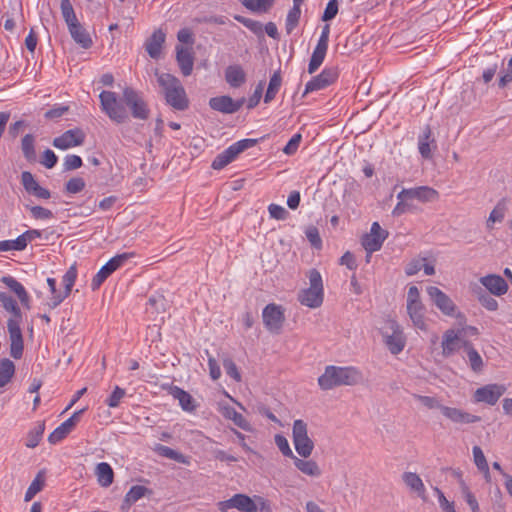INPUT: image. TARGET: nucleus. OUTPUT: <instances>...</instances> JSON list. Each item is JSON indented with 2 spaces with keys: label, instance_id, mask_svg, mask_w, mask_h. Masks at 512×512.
<instances>
[{
  "label": "nucleus",
  "instance_id": "nucleus-1",
  "mask_svg": "<svg viewBox=\"0 0 512 512\" xmlns=\"http://www.w3.org/2000/svg\"><path fill=\"white\" fill-rule=\"evenodd\" d=\"M0 303L5 311L11 314L7 320V329L10 340V355L14 359H20L23 355L24 340L20 324L22 312L17 301L7 292H0Z\"/></svg>",
  "mask_w": 512,
  "mask_h": 512
},
{
  "label": "nucleus",
  "instance_id": "nucleus-2",
  "mask_svg": "<svg viewBox=\"0 0 512 512\" xmlns=\"http://www.w3.org/2000/svg\"><path fill=\"white\" fill-rule=\"evenodd\" d=\"M361 372L352 366L338 367L329 365L318 378V384L322 390H331L338 386H353L360 382Z\"/></svg>",
  "mask_w": 512,
  "mask_h": 512
},
{
  "label": "nucleus",
  "instance_id": "nucleus-3",
  "mask_svg": "<svg viewBox=\"0 0 512 512\" xmlns=\"http://www.w3.org/2000/svg\"><path fill=\"white\" fill-rule=\"evenodd\" d=\"M156 76L166 103L178 111L188 109L190 102L180 80L170 73L156 72Z\"/></svg>",
  "mask_w": 512,
  "mask_h": 512
},
{
  "label": "nucleus",
  "instance_id": "nucleus-4",
  "mask_svg": "<svg viewBox=\"0 0 512 512\" xmlns=\"http://www.w3.org/2000/svg\"><path fill=\"white\" fill-rule=\"evenodd\" d=\"M101 109L114 122L121 124L129 119L126 108L117 99V95L112 91H102L99 95Z\"/></svg>",
  "mask_w": 512,
  "mask_h": 512
},
{
  "label": "nucleus",
  "instance_id": "nucleus-5",
  "mask_svg": "<svg viewBox=\"0 0 512 512\" xmlns=\"http://www.w3.org/2000/svg\"><path fill=\"white\" fill-rule=\"evenodd\" d=\"M123 101L130 108L134 118L140 120L148 119L150 114L148 105L136 90L126 87L123 90Z\"/></svg>",
  "mask_w": 512,
  "mask_h": 512
},
{
  "label": "nucleus",
  "instance_id": "nucleus-6",
  "mask_svg": "<svg viewBox=\"0 0 512 512\" xmlns=\"http://www.w3.org/2000/svg\"><path fill=\"white\" fill-rule=\"evenodd\" d=\"M262 319L264 326L269 332L279 334L285 322L283 307L275 303L266 305L262 311Z\"/></svg>",
  "mask_w": 512,
  "mask_h": 512
},
{
  "label": "nucleus",
  "instance_id": "nucleus-7",
  "mask_svg": "<svg viewBox=\"0 0 512 512\" xmlns=\"http://www.w3.org/2000/svg\"><path fill=\"white\" fill-rule=\"evenodd\" d=\"M386 331L383 332L384 342L389 351L397 355L405 347V337L399 324L395 320H388L386 322Z\"/></svg>",
  "mask_w": 512,
  "mask_h": 512
},
{
  "label": "nucleus",
  "instance_id": "nucleus-8",
  "mask_svg": "<svg viewBox=\"0 0 512 512\" xmlns=\"http://www.w3.org/2000/svg\"><path fill=\"white\" fill-rule=\"evenodd\" d=\"M426 291L432 302L443 314L451 317L455 316L457 318L464 317L462 313L456 314V305L452 299L438 287L429 286Z\"/></svg>",
  "mask_w": 512,
  "mask_h": 512
},
{
  "label": "nucleus",
  "instance_id": "nucleus-9",
  "mask_svg": "<svg viewBox=\"0 0 512 512\" xmlns=\"http://www.w3.org/2000/svg\"><path fill=\"white\" fill-rule=\"evenodd\" d=\"M387 237L388 231L382 229L378 222H373L370 233L362 236L361 244L367 253L372 254L381 249Z\"/></svg>",
  "mask_w": 512,
  "mask_h": 512
},
{
  "label": "nucleus",
  "instance_id": "nucleus-10",
  "mask_svg": "<svg viewBox=\"0 0 512 512\" xmlns=\"http://www.w3.org/2000/svg\"><path fill=\"white\" fill-rule=\"evenodd\" d=\"M505 392L506 386L503 384H487L475 390L473 399L477 403H486L492 406Z\"/></svg>",
  "mask_w": 512,
  "mask_h": 512
},
{
  "label": "nucleus",
  "instance_id": "nucleus-11",
  "mask_svg": "<svg viewBox=\"0 0 512 512\" xmlns=\"http://www.w3.org/2000/svg\"><path fill=\"white\" fill-rule=\"evenodd\" d=\"M397 198L399 200L417 199L421 203L434 202L439 199V193L432 187L419 186L415 188L402 189Z\"/></svg>",
  "mask_w": 512,
  "mask_h": 512
},
{
  "label": "nucleus",
  "instance_id": "nucleus-12",
  "mask_svg": "<svg viewBox=\"0 0 512 512\" xmlns=\"http://www.w3.org/2000/svg\"><path fill=\"white\" fill-rule=\"evenodd\" d=\"M338 76H339V73H338L337 68L330 67V68L323 69L319 75L313 77L306 84L303 96H305L306 94H308L310 92L322 90V89L330 86L337 80Z\"/></svg>",
  "mask_w": 512,
  "mask_h": 512
},
{
  "label": "nucleus",
  "instance_id": "nucleus-13",
  "mask_svg": "<svg viewBox=\"0 0 512 512\" xmlns=\"http://www.w3.org/2000/svg\"><path fill=\"white\" fill-rule=\"evenodd\" d=\"M245 98L242 97L238 100H233L228 95H222L217 97H212L209 100V107L217 112L223 114H233L241 109V107L245 103Z\"/></svg>",
  "mask_w": 512,
  "mask_h": 512
},
{
  "label": "nucleus",
  "instance_id": "nucleus-14",
  "mask_svg": "<svg viewBox=\"0 0 512 512\" xmlns=\"http://www.w3.org/2000/svg\"><path fill=\"white\" fill-rule=\"evenodd\" d=\"M85 141V133L80 128L70 129L62 135L53 139V146L57 149L66 150L80 146Z\"/></svg>",
  "mask_w": 512,
  "mask_h": 512
},
{
  "label": "nucleus",
  "instance_id": "nucleus-15",
  "mask_svg": "<svg viewBox=\"0 0 512 512\" xmlns=\"http://www.w3.org/2000/svg\"><path fill=\"white\" fill-rule=\"evenodd\" d=\"M480 283L493 295L502 296L508 291L506 280L497 274H489L480 278Z\"/></svg>",
  "mask_w": 512,
  "mask_h": 512
},
{
  "label": "nucleus",
  "instance_id": "nucleus-16",
  "mask_svg": "<svg viewBox=\"0 0 512 512\" xmlns=\"http://www.w3.org/2000/svg\"><path fill=\"white\" fill-rule=\"evenodd\" d=\"M176 61L179 65L181 73L184 76L191 75L194 66V56L191 48L182 45L176 46Z\"/></svg>",
  "mask_w": 512,
  "mask_h": 512
},
{
  "label": "nucleus",
  "instance_id": "nucleus-17",
  "mask_svg": "<svg viewBox=\"0 0 512 512\" xmlns=\"http://www.w3.org/2000/svg\"><path fill=\"white\" fill-rule=\"evenodd\" d=\"M442 414L454 423L470 424L481 420L479 416L472 415L461 409L445 406L441 408Z\"/></svg>",
  "mask_w": 512,
  "mask_h": 512
},
{
  "label": "nucleus",
  "instance_id": "nucleus-18",
  "mask_svg": "<svg viewBox=\"0 0 512 512\" xmlns=\"http://www.w3.org/2000/svg\"><path fill=\"white\" fill-rule=\"evenodd\" d=\"M77 278V268L76 265L70 266V268L66 271L62 278V282L64 284V290L61 295H57L55 297L54 302L51 304V309L59 306L71 293L72 287L75 284Z\"/></svg>",
  "mask_w": 512,
  "mask_h": 512
},
{
  "label": "nucleus",
  "instance_id": "nucleus-19",
  "mask_svg": "<svg viewBox=\"0 0 512 512\" xmlns=\"http://www.w3.org/2000/svg\"><path fill=\"white\" fill-rule=\"evenodd\" d=\"M1 282L5 284L18 297L22 306L30 309V296L24 286L12 276H3Z\"/></svg>",
  "mask_w": 512,
  "mask_h": 512
},
{
  "label": "nucleus",
  "instance_id": "nucleus-20",
  "mask_svg": "<svg viewBox=\"0 0 512 512\" xmlns=\"http://www.w3.org/2000/svg\"><path fill=\"white\" fill-rule=\"evenodd\" d=\"M165 38L166 35L162 29H158L146 40L145 49L151 58L158 59L160 57Z\"/></svg>",
  "mask_w": 512,
  "mask_h": 512
},
{
  "label": "nucleus",
  "instance_id": "nucleus-21",
  "mask_svg": "<svg viewBox=\"0 0 512 512\" xmlns=\"http://www.w3.org/2000/svg\"><path fill=\"white\" fill-rule=\"evenodd\" d=\"M431 144H433L434 149H437L436 140L433 137L432 130L429 125H427L422 134L418 138V150L420 155L424 159L432 158V149Z\"/></svg>",
  "mask_w": 512,
  "mask_h": 512
},
{
  "label": "nucleus",
  "instance_id": "nucleus-22",
  "mask_svg": "<svg viewBox=\"0 0 512 512\" xmlns=\"http://www.w3.org/2000/svg\"><path fill=\"white\" fill-rule=\"evenodd\" d=\"M460 334L453 329H448L442 338V354L444 357L453 355L460 348Z\"/></svg>",
  "mask_w": 512,
  "mask_h": 512
},
{
  "label": "nucleus",
  "instance_id": "nucleus-23",
  "mask_svg": "<svg viewBox=\"0 0 512 512\" xmlns=\"http://www.w3.org/2000/svg\"><path fill=\"white\" fill-rule=\"evenodd\" d=\"M402 480L412 492H415L418 495V497H420L423 501L427 500L426 488L422 479L417 473L404 472L402 474Z\"/></svg>",
  "mask_w": 512,
  "mask_h": 512
},
{
  "label": "nucleus",
  "instance_id": "nucleus-24",
  "mask_svg": "<svg viewBox=\"0 0 512 512\" xmlns=\"http://www.w3.org/2000/svg\"><path fill=\"white\" fill-rule=\"evenodd\" d=\"M324 291L307 288L299 293L298 300L302 305L309 308H318L322 305Z\"/></svg>",
  "mask_w": 512,
  "mask_h": 512
},
{
  "label": "nucleus",
  "instance_id": "nucleus-25",
  "mask_svg": "<svg viewBox=\"0 0 512 512\" xmlns=\"http://www.w3.org/2000/svg\"><path fill=\"white\" fill-rule=\"evenodd\" d=\"M462 347L467 354V362L469 363L471 370L475 373L482 372L484 362L481 355L474 348L473 344L468 340H463Z\"/></svg>",
  "mask_w": 512,
  "mask_h": 512
},
{
  "label": "nucleus",
  "instance_id": "nucleus-26",
  "mask_svg": "<svg viewBox=\"0 0 512 512\" xmlns=\"http://www.w3.org/2000/svg\"><path fill=\"white\" fill-rule=\"evenodd\" d=\"M225 80L230 87L238 88L246 82V73L238 64L229 65L225 69Z\"/></svg>",
  "mask_w": 512,
  "mask_h": 512
},
{
  "label": "nucleus",
  "instance_id": "nucleus-27",
  "mask_svg": "<svg viewBox=\"0 0 512 512\" xmlns=\"http://www.w3.org/2000/svg\"><path fill=\"white\" fill-rule=\"evenodd\" d=\"M407 313L413 323V325L420 329V330H426L427 325L425 322V307L423 303H407Z\"/></svg>",
  "mask_w": 512,
  "mask_h": 512
},
{
  "label": "nucleus",
  "instance_id": "nucleus-28",
  "mask_svg": "<svg viewBox=\"0 0 512 512\" xmlns=\"http://www.w3.org/2000/svg\"><path fill=\"white\" fill-rule=\"evenodd\" d=\"M68 31L72 37V39L79 44L82 48L88 49L93 45V41L89 35V33L86 31V29L83 27L81 23L76 24L75 26L69 27Z\"/></svg>",
  "mask_w": 512,
  "mask_h": 512
},
{
  "label": "nucleus",
  "instance_id": "nucleus-29",
  "mask_svg": "<svg viewBox=\"0 0 512 512\" xmlns=\"http://www.w3.org/2000/svg\"><path fill=\"white\" fill-rule=\"evenodd\" d=\"M231 500L233 507L241 512H258V504L246 494H235Z\"/></svg>",
  "mask_w": 512,
  "mask_h": 512
},
{
  "label": "nucleus",
  "instance_id": "nucleus-30",
  "mask_svg": "<svg viewBox=\"0 0 512 512\" xmlns=\"http://www.w3.org/2000/svg\"><path fill=\"white\" fill-rule=\"evenodd\" d=\"M134 256V252L117 254L116 256L112 257L105 265H103L100 270H102L108 278L113 272L123 266L127 260Z\"/></svg>",
  "mask_w": 512,
  "mask_h": 512
},
{
  "label": "nucleus",
  "instance_id": "nucleus-31",
  "mask_svg": "<svg viewBox=\"0 0 512 512\" xmlns=\"http://www.w3.org/2000/svg\"><path fill=\"white\" fill-rule=\"evenodd\" d=\"M35 144H36V138L33 134H26L21 139V151H22L23 157L29 163H35L37 160Z\"/></svg>",
  "mask_w": 512,
  "mask_h": 512
},
{
  "label": "nucleus",
  "instance_id": "nucleus-32",
  "mask_svg": "<svg viewBox=\"0 0 512 512\" xmlns=\"http://www.w3.org/2000/svg\"><path fill=\"white\" fill-rule=\"evenodd\" d=\"M293 462L296 468L305 475L319 477L322 474L319 465L314 460L300 459L295 456Z\"/></svg>",
  "mask_w": 512,
  "mask_h": 512
},
{
  "label": "nucleus",
  "instance_id": "nucleus-33",
  "mask_svg": "<svg viewBox=\"0 0 512 512\" xmlns=\"http://www.w3.org/2000/svg\"><path fill=\"white\" fill-rule=\"evenodd\" d=\"M257 142V139H242L230 145L227 149L224 150V153L227 155V158L230 159L232 162L240 153H242L246 149L254 147L257 144Z\"/></svg>",
  "mask_w": 512,
  "mask_h": 512
},
{
  "label": "nucleus",
  "instance_id": "nucleus-34",
  "mask_svg": "<svg viewBox=\"0 0 512 512\" xmlns=\"http://www.w3.org/2000/svg\"><path fill=\"white\" fill-rule=\"evenodd\" d=\"M170 394L175 399H178L179 404L183 410L188 411V412L195 410L194 400L188 392L184 391L183 389L179 388L178 386H171Z\"/></svg>",
  "mask_w": 512,
  "mask_h": 512
},
{
  "label": "nucleus",
  "instance_id": "nucleus-35",
  "mask_svg": "<svg viewBox=\"0 0 512 512\" xmlns=\"http://www.w3.org/2000/svg\"><path fill=\"white\" fill-rule=\"evenodd\" d=\"M155 451L162 457L174 460L178 463L189 465L190 464V457L186 456L168 446L158 444L155 447Z\"/></svg>",
  "mask_w": 512,
  "mask_h": 512
},
{
  "label": "nucleus",
  "instance_id": "nucleus-36",
  "mask_svg": "<svg viewBox=\"0 0 512 512\" xmlns=\"http://www.w3.org/2000/svg\"><path fill=\"white\" fill-rule=\"evenodd\" d=\"M98 482L103 487H108L113 483L114 472L111 466L106 462H101L96 467Z\"/></svg>",
  "mask_w": 512,
  "mask_h": 512
},
{
  "label": "nucleus",
  "instance_id": "nucleus-37",
  "mask_svg": "<svg viewBox=\"0 0 512 512\" xmlns=\"http://www.w3.org/2000/svg\"><path fill=\"white\" fill-rule=\"evenodd\" d=\"M60 10L62 17L67 25V28L75 26L76 24L80 23L70 0H61Z\"/></svg>",
  "mask_w": 512,
  "mask_h": 512
},
{
  "label": "nucleus",
  "instance_id": "nucleus-38",
  "mask_svg": "<svg viewBox=\"0 0 512 512\" xmlns=\"http://www.w3.org/2000/svg\"><path fill=\"white\" fill-rule=\"evenodd\" d=\"M15 374V364L8 358L0 360V388L6 386Z\"/></svg>",
  "mask_w": 512,
  "mask_h": 512
},
{
  "label": "nucleus",
  "instance_id": "nucleus-39",
  "mask_svg": "<svg viewBox=\"0 0 512 512\" xmlns=\"http://www.w3.org/2000/svg\"><path fill=\"white\" fill-rule=\"evenodd\" d=\"M296 452L303 458H308L314 449V443L311 438L306 435L293 440Z\"/></svg>",
  "mask_w": 512,
  "mask_h": 512
},
{
  "label": "nucleus",
  "instance_id": "nucleus-40",
  "mask_svg": "<svg viewBox=\"0 0 512 512\" xmlns=\"http://www.w3.org/2000/svg\"><path fill=\"white\" fill-rule=\"evenodd\" d=\"M327 50H328V48H326V47H320V46L316 45V47L312 53V56L310 58V62L308 64V73L309 74H313L318 70V68L321 66V64L323 63V61L325 59Z\"/></svg>",
  "mask_w": 512,
  "mask_h": 512
},
{
  "label": "nucleus",
  "instance_id": "nucleus-41",
  "mask_svg": "<svg viewBox=\"0 0 512 512\" xmlns=\"http://www.w3.org/2000/svg\"><path fill=\"white\" fill-rule=\"evenodd\" d=\"M281 83H282V78H281L280 72L279 71L274 72L273 75L270 77L268 88H267V91L264 96L265 103H269L275 98L276 94L279 91Z\"/></svg>",
  "mask_w": 512,
  "mask_h": 512
},
{
  "label": "nucleus",
  "instance_id": "nucleus-42",
  "mask_svg": "<svg viewBox=\"0 0 512 512\" xmlns=\"http://www.w3.org/2000/svg\"><path fill=\"white\" fill-rule=\"evenodd\" d=\"M147 494H152V491L147 487L142 485L132 486L130 490L126 493L124 502L130 506Z\"/></svg>",
  "mask_w": 512,
  "mask_h": 512
},
{
  "label": "nucleus",
  "instance_id": "nucleus-43",
  "mask_svg": "<svg viewBox=\"0 0 512 512\" xmlns=\"http://www.w3.org/2000/svg\"><path fill=\"white\" fill-rule=\"evenodd\" d=\"M41 236V231L37 229H30L25 231L15 239V244L18 247V251H23L27 247L28 243L34 241L37 238H40Z\"/></svg>",
  "mask_w": 512,
  "mask_h": 512
},
{
  "label": "nucleus",
  "instance_id": "nucleus-44",
  "mask_svg": "<svg viewBox=\"0 0 512 512\" xmlns=\"http://www.w3.org/2000/svg\"><path fill=\"white\" fill-rule=\"evenodd\" d=\"M45 430V422H37L36 426L28 433L26 446L28 448H35L42 439Z\"/></svg>",
  "mask_w": 512,
  "mask_h": 512
},
{
  "label": "nucleus",
  "instance_id": "nucleus-45",
  "mask_svg": "<svg viewBox=\"0 0 512 512\" xmlns=\"http://www.w3.org/2000/svg\"><path fill=\"white\" fill-rule=\"evenodd\" d=\"M301 16V8L298 6H293L286 17L285 29L286 33L289 35L293 32V30L298 26L299 20Z\"/></svg>",
  "mask_w": 512,
  "mask_h": 512
},
{
  "label": "nucleus",
  "instance_id": "nucleus-46",
  "mask_svg": "<svg viewBox=\"0 0 512 512\" xmlns=\"http://www.w3.org/2000/svg\"><path fill=\"white\" fill-rule=\"evenodd\" d=\"M74 428L64 421L58 426L48 437V441L51 444H56L62 441Z\"/></svg>",
  "mask_w": 512,
  "mask_h": 512
},
{
  "label": "nucleus",
  "instance_id": "nucleus-47",
  "mask_svg": "<svg viewBox=\"0 0 512 512\" xmlns=\"http://www.w3.org/2000/svg\"><path fill=\"white\" fill-rule=\"evenodd\" d=\"M236 21L243 24L246 28H248L251 32H253L258 37L263 36V25L256 20L246 18L244 16L236 15L234 17Z\"/></svg>",
  "mask_w": 512,
  "mask_h": 512
},
{
  "label": "nucleus",
  "instance_id": "nucleus-48",
  "mask_svg": "<svg viewBox=\"0 0 512 512\" xmlns=\"http://www.w3.org/2000/svg\"><path fill=\"white\" fill-rule=\"evenodd\" d=\"M461 485V493L467 504L470 506L472 512H479L478 501L475 498L474 494L470 491L469 487L466 485L464 481L460 482Z\"/></svg>",
  "mask_w": 512,
  "mask_h": 512
},
{
  "label": "nucleus",
  "instance_id": "nucleus-49",
  "mask_svg": "<svg viewBox=\"0 0 512 512\" xmlns=\"http://www.w3.org/2000/svg\"><path fill=\"white\" fill-rule=\"evenodd\" d=\"M228 417L234 422L236 426L239 428L245 430V431H251V425L250 423L245 419V417L237 412L236 410L232 409L231 411L227 412Z\"/></svg>",
  "mask_w": 512,
  "mask_h": 512
},
{
  "label": "nucleus",
  "instance_id": "nucleus-50",
  "mask_svg": "<svg viewBox=\"0 0 512 512\" xmlns=\"http://www.w3.org/2000/svg\"><path fill=\"white\" fill-rule=\"evenodd\" d=\"M85 181L81 177H73L65 184V189L68 193L76 194L85 188Z\"/></svg>",
  "mask_w": 512,
  "mask_h": 512
},
{
  "label": "nucleus",
  "instance_id": "nucleus-51",
  "mask_svg": "<svg viewBox=\"0 0 512 512\" xmlns=\"http://www.w3.org/2000/svg\"><path fill=\"white\" fill-rule=\"evenodd\" d=\"M125 395V390L119 386H116L105 402L110 408H116L119 406L120 401L123 399Z\"/></svg>",
  "mask_w": 512,
  "mask_h": 512
},
{
  "label": "nucleus",
  "instance_id": "nucleus-52",
  "mask_svg": "<svg viewBox=\"0 0 512 512\" xmlns=\"http://www.w3.org/2000/svg\"><path fill=\"white\" fill-rule=\"evenodd\" d=\"M21 183L25 189V191L29 194L39 185V183L35 180L33 174L29 171H23L21 174Z\"/></svg>",
  "mask_w": 512,
  "mask_h": 512
},
{
  "label": "nucleus",
  "instance_id": "nucleus-53",
  "mask_svg": "<svg viewBox=\"0 0 512 512\" xmlns=\"http://www.w3.org/2000/svg\"><path fill=\"white\" fill-rule=\"evenodd\" d=\"M223 367L225 369V372L226 374L233 378L236 382H240L241 381V374L240 372L238 371V368L235 364V362L230 359V358H226L223 360Z\"/></svg>",
  "mask_w": 512,
  "mask_h": 512
},
{
  "label": "nucleus",
  "instance_id": "nucleus-54",
  "mask_svg": "<svg viewBox=\"0 0 512 512\" xmlns=\"http://www.w3.org/2000/svg\"><path fill=\"white\" fill-rule=\"evenodd\" d=\"M413 397L428 409H439L445 407L435 397L414 394Z\"/></svg>",
  "mask_w": 512,
  "mask_h": 512
},
{
  "label": "nucleus",
  "instance_id": "nucleus-55",
  "mask_svg": "<svg viewBox=\"0 0 512 512\" xmlns=\"http://www.w3.org/2000/svg\"><path fill=\"white\" fill-rule=\"evenodd\" d=\"M305 235L314 248L320 249L322 247V240L317 227H308L305 231Z\"/></svg>",
  "mask_w": 512,
  "mask_h": 512
},
{
  "label": "nucleus",
  "instance_id": "nucleus-56",
  "mask_svg": "<svg viewBox=\"0 0 512 512\" xmlns=\"http://www.w3.org/2000/svg\"><path fill=\"white\" fill-rule=\"evenodd\" d=\"M275 443L285 457L294 459L295 455L289 446L288 440L283 435L277 434L275 436Z\"/></svg>",
  "mask_w": 512,
  "mask_h": 512
},
{
  "label": "nucleus",
  "instance_id": "nucleus-57",
  "mask_svg": "<svg viewBox=\"0 0 512 512\" xmlns=\"http://www.w3.org/2000/svg\"><path fill=\"white\" fill-rule=\"evenodd\" d=\"M308 278L311 289L324 291L323 281L320 272L317 269H311L308 272Z\"/></svg>",
  "mask_w": 512,
  "mask_h": 512
},
{
  "label": "nucleus",
  "instance_id": "nucleus-58",
  "mask_svg": "<svg viewBox=\"0 0 512 512\" xmlns=\"http://www.w3.org/2000/svg\"><path fill=\"white\" fill-rule=\"evenodd\" d=\"M83 165L82 158L78 155L69 154L64 158V170L71 171L80 168Z\"/></svg>",
  "mask_w": 512,
  "mask_h": 512
},
{
  "label": "nucleus",
  "instance_id": "nucleus-59",
  "mask_svg": "<svg viewBox=\"0 0 512 512\" xmlns=\"http://www.w3.org/2000/svg\"><path fill=\"white\" fill-rule=\"evenodd\" d=\"M473 457L477 468L480 471H486L488 463L482 449L479 446L473 447Z\"/></svg>",
  "mask_w": 512,
  "mask_h": 512
},
{
  "label": "nucleus",
  "instance_id": "nucleus-60",
  "mask_svg": "<svg viewBox=\"0 0 512 512\" xmlns=\"http://www.w3.org/2000/svg\"><path fill=\"white\" fill-rule=\"evenodd\" d=\"M43 481H41L39 479V477H36L32 483L30 484V486L28 487V489L26 490V493H25V497H24V500L26 502L32 500L34 498V496L40 492L43 488Z\"/></svg>",
  "mask_w": 512,
  "mask_h": 512
},
{
  "label": "nucleus",
  "instance_id": "nucleus-61",
  "mask_svg": "<svg viewBox=\"0 0 512 512\" xmlns=\"http://www.w3.org/2000/svg\"><path fill=\"white\" fill-rule=\"evenodd\" d=\"M29 210L34 219L47 220L54 216L51 210L42 206H32Z\"/></svg>",
  "mask_w": 512,
  "mask_h": 512
},
{
  "label": "nucleus",
  "instance_id": "nucleus-62",
  "mask_svg": "<svg viewBox=\"0 0 512 512\" xmlns=\"http://www.w3.org/2000/svg\"><path fill=\"white\" fill-rule=\"evenodd\" d=\"M57 161L58 157L56 154L52 150L46 149L42 154L40 163L47 169H52L57 164Z\"/></svg>",
  "mask_w": 512,
  "mask_h": 512
},
{
  "label": "nucleus",
  "instance_id": "nucleus-63",
  "mask_svg": "<svg viewBox=\"0 0 512 512\" xmlns=\"http://www.w3.org/2000/svg\"><path fill=\"white\" fill-rule=\"evenodd\" d=\"M434 492L436 493L439 505L444 512H456L454 508V503L449 502L444 496L443 492L438 487H434Z\"/></svg>",
  "mask_w": 512,
  "mask_h": 512
},
{
  "label": "nucleus",
  "instance_id": "nucleus-64",
  "mask_svg": "<svg viewBox=\"0 0 512 512\" xmlns=\"http://www.w3.org/2000/svg\"><path fill=\"white\" fill-rule=\"evenodd\" d=\"M512 82V57L509 59L507 68L500 76L498 81L499 88H505L508 84Z\"/></svg>",
  "mask_w": 512,
  "mask_h": 512
}]
</instances>
